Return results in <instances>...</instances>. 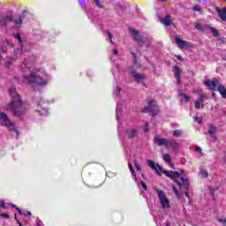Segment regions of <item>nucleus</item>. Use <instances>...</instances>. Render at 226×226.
<instances>
[{
    "mask_svg": "<svg viewBox=\"0 0 226 226\" xmlns=\"http://www.w3.org/2000/svg\"><path fill=\"white\" fill-rule=\"evenodd\" d=\"M156 169L158 172H162L165 174L167 177H170L172 181L177 183L179 187L181 192H186L190 189V179L185 176V170L178 171H172V170H165L160 164H156Z\"/></svg>",
    "mask_w": 226,
    "mask_h": 226,
    "instance_id": "1",
    "label": "nucleus"
},
{
    "mask_svg": "<svg viewBox=\"0 0 226 226\" xmlns=\"http://www.w3.org/2000/svg\"><path fill=\"white\" fill-rule=\"evenodd\" d=\"M9 93L11 97V101L9 103V109L13 112L16 117H22L26 114V109H22V100H20V95L17 93V88L11 87Z\"/></svg>",
    "mask_w": 226,
    "mask_h": 226,
    "instance_id": "2",
    "label": "nucleus"
},
{
    "mask_svg": "<svg viewBox=\"0 0 226 226\" xmlns=\"http://www.w3.org/2000/svg\"><path fill=\"white\" fill-rule=\"evenodd\" d=\"M25 80H26L29 84H31L34 89V91H38L35 86H40V87H45L47 84H49V79L42 78L41 76L32 72L30 75L25 77Z\"/></svg>",
    "mask_w": 226,
    "mask_h": 226,
    "instance_id": "3",
    "label": "nucleus"
},
{
    "mask_svg": "<svg viewBox=\"0 0 226 226\" xmlns=\"http://www.w3.org/2000/svg\"><path fill=\"white\" fill-rule=\"evenodd\" d=\"M0 124L8 128L9 132H14L16 133V139H19V130L15 127V124L11 122L10 117L4 112L0 111Z\"/></svg>",
    "mask_w": 226,
    "mask_h": 226,
    "instance_id": "4",
    "label": "nucleus"
},
{
    "mask_svg": "<svg viewBox=\"0 0 226 226\" xmlns=\"http://www.w3.org/2000/svg\"><path fill=\"white\" fill-rule=\"evenodd\" d=\"M155 192L159 197V200L161 202L163 211L169 209V207H170V204L169 199H167V196H165V192H163V191L160 189H155Z\"/></svg>",
    "mask_w": 226,
    "mask_h": 226,
    "instance_id": "5",
    "label": "nucleus"
},
{
    "mask_svg": "<svg viewBox=\"0 0 226 226\" xmlns=\"http://www.w3.org/2000/svg\"><path fill=\"white\" fill-rule=\"evenodd\" d=\"M143 114H147V112H151L152 116L154 117L158 114V105H156V102L152 100L148 102L147 107H145L141 109Z\"/></svg>",
    "mask_w": 226,
    "mask_h": 226,
    "instance_id": "6",
    "label": "nucleus"
},
{
    "mask_svg": "<svg viewBox=\"0 0 226 226\" xmlns=\"http://www.w3.org/2000/svg\"><path fill=\"white\" fill-rule=\"evenodd\" d=\"M129 33L130 34L132 35V38L134 41H137L138 43H147V38L144 37L139 30L133 29V28H129Z\"/></svg>",
    "mask_w": 226,
    "mask_h": 226,
    "instance_id": "7",
    "label": "nucleus"
},
{
    "mask_svg": "<svg viewBox=\"0 0 226 226\" xmlns=\"http://www.w3.org/2000/svg\"><path fill=\"white\" fill-rule=\"evenodd\" d=\"M220 81L218 79H207L204 81V86H206L209 91H216L218 87H220Z\"/></svg>",
    "mask_w": 226,
    "mask_h": 226,
    "instance_id": "8",
    "label": "nucleus"
},
{
    "mask_svg": "<svg viewBox=\"0 0 226 226\" xmlns=\"http://www.w3.org/2000/svg\"><path fill=\"white\" fill-rule=\"evenodd\" d=\"M125 135L127 139H139V130L133 128L127 129Z\"/></svg>",
    "mask_w": 226,
    "mask_h": 226,
    "instance_id": "9",
    "label": "nucleus"
},
{
    "mask_svg": "<svg viewBox=\"0 0 226 226\" xmlns=\"http://www.w3.org/2000/svg\"><path fill=\"white\" fill-rule=\"evenodd\" d=\"M10 22H13V17L10 15H0V26H8Z\"/></svg>",
    "mask_w": 226,
    "mask_h": 226,
    "instance_id": "10",
    "label": "nucleus"
},
{
    "mask_svg": "<svg viewBox=\"0 0 226 226\" xmlns=\"http://www.w3.org/2000/svg\"><path fill=\"white\" fill-rule=\"evenodd\" d=\"M158 19L163 26H166V27H169L170 24H172V19L170 18V15H166V17L162 18V16H158Z\"/></svg>",
    "mask_w": 226,
    "mask_h": 226,
    "instance_id": "11",
    "label": "nucleus"
},
{
    "mask_svg": "<svg viewBox=\"0 0 226 226\" xmlns=\"http://www.w3.org/2000/svg\"><path fill=\"white\" fill-rule=\"evenodd\" d=\"M166 147H172L174 150L179 149V143L176 139H168Z\"/></svg>",
    "mask_w": 226,
    "mask_h": 226,
    "instance_id": "12",
    "label": "nucleus"
},
{
    "mask_svg": "<svg viewBox=\"0 0 226 226\" xmlns=\"http://www.w3.org/2000/svg\"><path fill=\"white\" fill-rule=\"evenodd\" d=\"M147 165L148 167H150V169H152V170H155L157 176H162V173L158 172V168H156L158 165V163L154 162V161H152V160H147Z\"/></svg>",
    "mask_w": 226,
    "mask_h": 226,
    "instance_id": "13",
    "label": "nucleus"
},
{
    "mask_svg": "<svg viewBox=\"0 0 226 226\" xmlns=\"http://www.w3.org/2000/svg\"><path fill=\"white\" fill-rule=\"evenodd\" d=\"M132 79L135 80V82H137L138 84H140V83H142L143 80H145L146 74H141V73L136 72V75L132 76Z\"/></svg>",
    "mask_w": 226,
    "mask_h": 226,
    "instance_id": "14",
    "label": "nucleus"
},
{
    "mask_svg": "<svg viewBox=\"0 0 226 226\" xmlns=\"http://www.w3.org/2000/svg\"><path fill=\"white\" fill-rule=\"evenodd\" d=\"M175 79H177V84L181 83V68L179 66L175 65Z\"/></svg>",
    "mask_w": 226,
    "mask_h": 226,
    "instance_id": "15",
    "label": "nucleus"
},
{
    "mask_svg": "<svg viewBox=\"0 0 226 226\" xmlns=\"http://www.w3.org/2000/svg\"><path fill=\"white\" fill-rule=\"evenodd\" d=\"M217 13L221 19V20H223V22H226V7L222 9H218Z\"/></svg>",
    "mask_w": 226,
    "mask_h": 226,
    "instance_id": "16",
    "label": "nucleus"
},
{
    "mask_svg": "<svg viewBox=\"0 0 226 226\" xmlns=\"http://www.w3.org/2000/svg\"><path fill=\"white\" fill-rule=\"evenodd\" d=\"M24 19H26V11H23L21 15L16 18L14 23L20 26L24 22Z\"/></svg>",
    "mask_w": 226,
    "mask_h": 226,
    "instance_id": "17",
    "label": "nucleus"
},
{
    "mask_svg": "<svg viewBox=\"0 0 226 226\" xmlns=\"http://www.w3.org/2000/svg\"><path fill=\"white\" fill-rule=\"evenodd\" d=\"M154 142L159 146H165L167 147L168 139L164 138H154Z\"/></svg>",
    "mask_w": 226,
    "mask_h": 226,
    "instance_id": "18",
    "label": "nucleus"
},
{
    "mask_svg": "<svg viewBox=\"0 0 226 226\" xmlns=\"http://www.w3.org/2000/svg\"><path fill=\"white\" fill-rule=\"evenodd\" d=\"M175 40H176V43L178 45V47H180V49H185L187 47L186 41H183L179 37H176Z\"/></svg>",
    "mask_w": 226,
    "mask_h": 226,
    "instance_id": "19",
    "label": "nucleus"
},
{
    "mask_svg": "<svg viewBox=\"0 0 226 226\" xmlns=\"http://www.w3.org/2000/svg\"><path fill=\"white\" fill-rule=\"evenodd\" d=\"M217 91L220 93L222 98H226V88H225V86H223V84L221 83L219 85Z\"/></svg>",
    "mask_w": 226,
    "mask_h": 226,
    "instance_id": "20",
    "label": "nucleus"
},
{
    "mask_svg": "<svg viewBox=\"0 0 226 226\" xmlns=\"http://www.w3.org/2000/svg\"><path fill=\"white\" fill-rule=\"evenodd\" d=\"M208 133L210 135V137H212V139L215 138V133H216V126L211 124L208 128Z\"/></svg>",
    "mask_w": 226,
    "mask_h": 226,
    "instance_id": "21",
    "label": "nucleus"
},
{
    "mask_svg": "<svg viewBox=\"0 0 226 226\" xmlns=\"http://www.w3.org/2000/svg\"><path fill=\"white\" fill-rule=\"evenodd\" d=\"M209 31L213 34L214 38H219L220 32H218V30H216V28L210 26Z\"/></svg>",
    "mask_w": 226,
    "mask_h": 226,
    "instance_id": "22",
    "label": "nucleus"
},
{
    "mask_svg": "<svg viewBox=\"0 0 226 226\" xmlns=\"http://www.w3.org/2000/svg\"><path fill=\"white\" fill-rule=\"evenodd\" d=\"M122 109H123V106H121V104H117V109H116V119H117V121H119V114H121Z\"/></svg>",
    "mask_w": 226,
    "mask_h": 226,
    "instance_id": "23",
    "label": "nucleus"
},
{
    "mask_svg": "<svg viewBox=\"0 0 226 226\" xmlns=\"http://www.w3.org/2000/svg\"><path fill=\"white\" fill-rule=\"evenodd\" d=\"M162 160H164V162H166V163H170L172 162V157H170V154H163Z\"/></svg>",
    "mask_w": 226,
    "mask_h": 226,
    "instance_id": "24",
    "label": "nucleus"
},
{
    "mask_svg": "<svg viewBox=\"0 0 226 226\" xmlns=\"http://www.w3.org/2000/svg\"><path fill=\"white\" fill-rule=\"evenodd\" d=\"M127 71L128 73H130L132 78L137 74V70L133 66L129 67Z\"/></svg>",
    "mask_w": 226,
    "mask_h": 226,
    "instance_id": "25",
    "label": "nucleus"
},
{
    "mask_svg": "<svg viewBox=\"0 0 226 226\" xmlns=\"http://www.w3.org/2000/svg\"><path fill=\"white\" fill-rule=\"evenodd\" d=\"M127 71L128 73H130L132 78L137 74V70L133 66L129 67Z\"/></svg>",
    "mask_w": 226,
    "mask_h": 226,
    "instance_id": "26",
    "label": "nucleus"
},
{
    "mask_svg": "<svg viewBox=\"0 0 226 226\" xmlns=\"http://www.w3.org/2000/svg\"><path fill=\"white\" fill-rule=\"evenodd\" d=\"M204 99H206V96L203 94H200L197 102H200V103H201L202 109H204Z\"/></svg>",
    "mask_w": 226,
    "mask_h": 226,
    "instance_id": "27",
    "label": "nucleus"
},
{
    "mask_svg": "<svg viewBox=\"0 0 226 226\" xmlns=\"http://www.w3.org/2000/svg\"><path fill=\"white\" fill-rule=\"evenodd\" d=\"M200 174L202 177H209V173L207 172V170L201 169L200 170Z\"/></svg>",
    "mask_w": 226,
    "mask_h": 226,
    "instance_id": "28",
    "label": "nucleus"
},
{
    "mask_svg": "<svg viewBox=\"0 0 226 226\" xmlns=\"http://www.w3.org/2000/svg\"><path fill=\"white\" fill-rule=\"evenodd\" d=\"M173 137H181L183 135V131L181 130H175L173 131Z\"/></svg>",
    "mask_w": 226,
    "mask_h": 226,
    "instance_id": "29",
    "label": "nucleus"
},
{
    "mask_svg": "<svg viewBox=\"0 0 226 226\" xmlns=\"http://www.w3.org/2000/svg\"><path fill=\"white\" fill-rule=\"evenodd\" d=\"M132 177H133L135 183H137V181H139V179L137 178V173L135 172V169L132 168V170H130Z\"/></svg>",
    "mask_w": 226,
    "mask_h": 226,
    "instance_id": "30",
    "label": "nucleus"
},
{
    "mask_svg": "<svg viewBox=\"0 0 226 226\" xmlns=\"http://www.w3.org/2000/svg\"><path fill=\"white\" fill-rule=\"evenodd\" d=\"M134 167L138 172H142V167L139 166V162H137V160L134 161Z\"/></svg>",
    "mask_w": 226,
    "mask_h": 226,
    "instance_id": "31",
    "label": "nucleus"
},
{
    "mask_svg": "<svg viewBox=\"0 0 226 226\" xmlns=\"http://www.w3.org/2000/svg\"><path fill=\"white\" fill-rule=\"evenodd\" d=\"M131 55L132 56V63L133 64H137V53L131 51Z\"/></svg>",
    "mask_w": 226,
    "mask_h": 226,
    "instance_id": "32",
    "label": "nucleus"
},
{
    "mask_svg": "<svg viewBox=\"0 0 226 226\" xmlns=\"http://www.w3.org/2000/svg\"><path fill=\"white\" fill-rule=\"evenodd\" d=\"M173 192L178 199H181V192L176 188V186H173Z\"/></svg>",
    "mask_w": 226,
    "mask_h": 226,
    "instance_id": "33",
    "label": "nucleus"
},
{
    "mask_svg": "<svg viewBox=\"0 0 226 226\" xmlns=\"http://www.w3.org/2000/svg\"><path fill=\"white\" fill-rule=\"evenodd\" d=\"M1 43H3V41L0 39V45ZM6 50H8V48L5 45H2L0 47V52H3L4 54V52H6Z\"/></svg>",
    "mask_w": 226,
    "mask_h": 226,
    "instance_id": "34",
    "label": "nucleus"
},
{
    "mask_svg": "<svg viewBox=\"0 0 226 226\" xmlns=\"http://www.w3.org/2000/svg\"><path fill=\"white\" fill-rule=\"evenodd\" d=\"M11 64H13V62H12L11 58H7V61H6V63H5L6 68H10V66H11Z\"/></svg>",
    "mask_w": 226,
    "mask_h": 226,
    "instance_id": "35",
    "label": "nucleus"
},
{
    "mask_svg": "<svg viewBox=\"0 0 226 226\" xmlns=\"http://www.w3.org/2000/svg\"><path fill=\"white\" fill-rule=\"evenodd\" d=\"M107 34L109 36V41H110V43H114V41H112V38H114V35L110 33V31L107 30Z\"/></svg>",
    "mask_w": 226,
    "mask_h": 226,
    "instance_id": "36",
    "label": "nucleus"
},
{
    "mask_svg": "<svg viewBox=\"0 0 226 226\" xmlns=\"http://www.w3.org/2000/svg\"><path fill=\"white\" fill-rule=\"evenodd\" d=\"M117 10H121L122 11H124V10H126V7H124V5H121L120 4H117Z\"/></svg>",
    "mask_w": 226,
    "mask_h": 226,
    "instance_id": "37",
    "label": "nucleus"
},
{
    "mask_svg": "<svg viewBox=\"0 0 226 226\" xmlns=\"http://www.w3.org/2000/svg\"><path fill=\"white\" fill-rule=\"evenodd\" d=\"M195 27L198 29V31H204V26L202 24H196Z\"/></svg>",
    "mask_w": 226,
    "mask_h": 226,
    "instance_id": "38",
    "label": "nucleus"
},
{
    "mask_svg": "<svg viewBox=\"0 0 226 226\" xmlns=\"http://www.w3.org/2000/svg\"><path fill=\"white\" fill-rule=\"evenodd\" d=\"M95 6H98V8H103V2L102 1H95Z\"/></svg>",
    "mask_w": 226,
    "mask_h": 226,
    "instance_id": "39",
    "label": "nucleus"
},
{
    "mask_svg": "<svg viewBox=\"0 0 226 226\" xmlns=\"http://www.w3.org/2000/svg\"><path fill=\"white\" fill-rule=\"evenodd\" d=\"M140 185L143 190H145V192H147V185H146L144 181H140Z\"/></svg>",
    "mask_w": 226,
    "mask_h": 226,
    "instance_id": "40",
    "label": "nucleus"
},
{
    "mask_svg": "<svg viewBox=\"0 0 226 226\" xmlns=\"http://www.w3.org/2000/svg\"><path fill=\"white\" fill-rule=\"evenodd\" d=\"M119 93H121V88L117 87V89L113 92V94L118 96Z\"/></svg>",
    "mask_w": 226,
    "mask_h": 226,
    "instance_id": "41",
    "label": "nucleus"
},
{
    "mask_svg": "<svg viewBox=\"0 0 226 226\" xmlns=\"http://www.w3.org/2000/svg\"><path fill=\"white\" fill-rule=\"evenodd\" d=\"M0 218H4L5 220H8L10 218V215H8V214H0Z\"/></svg>",
    "mask_w": 226,
    "mask_h": 226,
    "instance_id": "42",
    "label": "nucleus"
},
{
    "mask_svg": "<svg viewBox=\"0 0 226 226\" xmlns=\"http://www.w3.org/2000/svg\"><path fill=\"white\" fill-rule=\"evenodd\" d=\"M15 38H17L19 43H22V37L20 36V34H16Z\"/></svg>",
    "mask_w": 226,
    "mask_h": 226,
    "instance_id": "43",
    "label": "nucleus"
},
{
    "mask_svg": "<svg viewBox=\"0 0 226 226\" xmlns=\"http://www.w3.org/2000/svg\"><path fill=\"white\" fill-rule=\"evenodd\" d=\"M143 132H144L145 133H147V132H149V124H145Z\"/></svg>",
    "mask_w": 226,
    "mask_h": 226,
    "instance_id": "44",
    "label": "nucleus"
},
{
    "mask_svg": "<svg viewBox=\"0 0 226 226\" xmlns=\"http://www.w3.org/2000/svg\"><path fill=\"white\" fill-rule=\"evenodd\" d=\"M200 105H201L200 102H198V101H195V102H194V107H195V109H200Z\"/></svg>",
    "mask_w": 226,
    "mask_h": 226,
    "instance_id": "45",
    "label": "nucleus"
},
{
    "mask_svg": "<svg viewBox=\"0 0 226 226\" xmlns=\"http://www.w3.org/2000/svg\"><path fill=\"white\" fill-rule=\"evenodd\" d=\"M35 102L37 103V107H41V97H40L39 99H37L35 101Z\"/></svg>",
    "mask_w": 226,
    "mask_h": 226,
    "instance_id": "46",
    "label": "nucleus"
},
{
    "mask_svg": "<svg viewBox=\"0 0 226 226\" xmlns=\"http://www.w3.org/2000/svg\"><path fill=\"white\" fill-rule=\"evenodd\" d=\"M0 207H3V209H6V203H4V201L1 200L0 201Z\"/></svg>",
    "mask_w": 226,
    "mask_h": 226,
    "instance_id": "47",
    "label": "nucleus"
},
{
    "mask_svg": "<svg viewBox=\"0 0 226 226\" xmlns=\"http://www.w3.org/2000/svg\"><path fill=\"white\" fill-rule=\"evenodd\" d=\"M183 98L185 99V102L186 103H188V102H190V96H188L186 94H185V95H184Z\"/></svg>",
    "mask_w": 226,
    "mask_h": 226,
    "instance_id": "48",
    "label": "nucleus"
},
{
    "mask_svg": "<svg viewBox=\"0 0 226 226\" xmlns=\"http://www.w3.org/2000/svg\"><path fill=\"white\" fill-rule=\"evenodd\" d=\"M86 1H80L79 2V6H81V8H86Z\"/></svg>",
    "mask_w": 226,
    "mask_h": 226,
    "instance_id": "49",
    "label": "nucleus"
},
{
    "mask_svg": "<svg viewBox=\"0 0 226 226\" xmlns=\"http://www.w3.org/2000/svg\"><path fill=\"white\" fill-rule=\"evenodd\" d=\"M218 222H220V223H223L225 225L226 218H220V219H218Z\"/></svg>",
    "mask_w": 226,
    "mask_h": 226,
    "instance_id": "50",
    "label": "nucleus"
},
{
    "mask_svg": "<svg viewBox=\"0 0 226 226\" xmlns=\"http://www.w3.org/2000/svg\"><path fill=\"white\" fill-rule=\"evenodd\" d=\"M195 151L196 153H202V148H200V147H196Z\"/></svg>",
    "mask_w": 226,
    "mask_h": 226,
    "instance_id": "51",
    "label": "nucleus"
},
{
    "mask_svg": "<svg viewBox=\"0 0 226 226\" xmlns=\"http://www.w3.org/2000/svg\"><path fill=\"white\" fill-rule=\"evenodd\" d=\"M186 94L183 93V90L178 91V95L184 97Z\"/></svg>",
    "mask_w": 226,
    "mask_h": 226,
    "instance_id": "52",
    "label": "nucleus"
},
{
    "mask_svg": "<svg viewBox=\"0 0 226 226\" xmlns=\"http://www.w3.org/2000/svg\"><path fill=\"white\" fill-rule=\"evenodd\" d=\"M195 121H197V123H202V118L201 117H196Z\"/></svg>",
    "mask_w": 226,
    "mask_h": 226,
    "instance_id": "53",
    "label": "nucleus"
},
{
    "mask_svg": "<svg viewBox=\"0 0 226 226\" xmlns=\"http://www.w3.org/2000/svg\"><path fill=\"white\" fill-rule=\"evenodd\" d=\"M24 216H31V212L26 211V213L23 214Z\"/></svg>",
    "mask_w": 226,
    "mask_h": 226,
    "instance_id": "54",
    "label": "nucleus"
},
{
    "mask_svg": "<svg viewBox=\"0 0 226 226\" xmlns=\"http://www.w3.org/2000/svg\"><path fill=\"white\" fill-rule=\"evenodd\" d=\"M136 52L139 54V56H142V51L140 50V49H137Z\"/></svg>",
    "mask_w": 226,
    "mask_h": 226,
    "instance_id": "55",
    "label": "nucleus"
},
{
    "mask_svg": "<svg viewBox=\"0 0 226 226\" xmlns=\"http://www.w3.org/2000/svg\"><path fill=\"white\" fill-rule=\"evenodd\" d=\"M15 220L17 221V223L19 224V226H22V222H20V221H19V219H17V215H15Z\"/></svg>",
    "mask_w": 226,
    "mask_h": 226,
    "instance_id": "56",
    "label": "nucleus"
},
{
    "mask_svg": "<svg viewBox=\"0 0 226 226\" xmlns=\"http://www.w3.org/2000/svg\"><path fill=\"white\" fill-rule=\"evenodd\" d=\"M16 211H18V213H19V215H22V210L20 209V207H16Z\"/></svg>",
    "mask_w": 226,
    "mask_h": 226,
    "instance_id": "57",
    "label": "nucleus"
},
{
    "mask_svg": "<svg viewBox=\"0 0 226 226\" xmlns=\"http://www.w3.org/2000/svg\"><path fill=\"white\" fill-rule=\"evenodd\" d=\"M128 167L130 170L133 169V165H132V162H128Z\"/></svg>",
    "mask_w": 226,
    "mask_h": 226,
    "instance_id": "58",
    "label": "nucleus"
},
{
    "mask_svg": "<svg viewBox=\"0 0 226 226\" xmlns=\"http://www.w3.org/2000/svg\"><path fill=\"white\" fill-rule=\"evenodd\" d=\"M194 11H200V8L197 7V5L193 8Z\"/></svg>",
    "mask_w": 226,
    "mask_h": 226,
    "instance_id": "59",
    "label": "nucleus"
},
{
    "mask_svg": "<svg viewBox=\"0 0 226 226\" xmlns=\"http://www.w3.org/2000/svg\"><path fill=\"white\" fill-rule=\"evenodd\" d=\"M138 43H139V49H142V47H144V45L146 44V43H142V42H138Z\"/></svg>",
    "mask_w": 226,
    "mask_h": 226,
    "instance_id": "60",
    "label": "nucleus"
},
{
    "mask_svg": "<svg viewBox=\"0 0 226 226\" xmlns=\"http://www.w3.org/2000/svg\"><path fill=\"white\" fill-rule=\"evenodd\" d=\"M113 54H114L115 56H117V49H113Z\"/></svg>",
    "mask_w": 226,
    "mask_h": 226,
    "instance_id": "61",
    "label": "nucleus"
},
{
    "mask_svg": "<svg viewBox=\"0 0 226 226\" xmlns=\"http://www.w3.org/2000/svg\"><path fill=\"white\" fill-rule=\"evenodd\" d=\"M177 59H178V61H183V57H181V56H177Z\"/></svg>",
    "mask_w": 226,
    "mask_h": 226,
    "instance_id": "62",
    "label": "nucleus"
},
{
    "mask_svg": "<svg viewBox=\"0 0 226 226\" xmlns=\"http://www.w3.org/2000/svg\"><path fill=\"white\" fill-rule=\"evenodd\" d=\"M185 195L187 197V199H190V193H188V192H185Z\"/></svg>",
    "mask_w": 226,
    "mask_h": 226,
    "instance_id": "63",
    "label": "nucleus"
},
{
    "mask_svg": "<svg viewBox=\"0 0 226 226\" xmlns=\"http://www.w3.org/2000/svg\"><path fill=\"white\" fill-rule=\"evenodd\" d=\"M42 110H44L46 112V116H49V109H42Z\"/></svg>",
    "mask_w": 226,
    "mask_h": 226,
    "instance_id": "64",
    "label": "nucleus"
}]
</instances>
